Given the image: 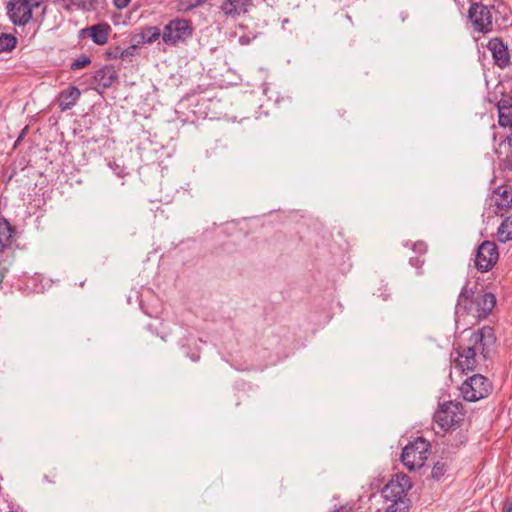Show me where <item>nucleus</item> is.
Listing matches in <instances>:
<instances>
[{"label":"nucleus","instance_id":"obj_10","mask_svg":"<svg viewBox=\"0 0 512 512\" xmlns=\"http://www.w3.org/2000/svg\"><path fill=\"white\" fill-rule=\"evenodd\" d=\"M499 258V252L496 244L492 241H483L477 248L475 254V267L480 272L490 271Z\"/></svg>","mask_w":512,"mask_h":512},{"label":"nucleus","instance_id":"obj_21","mask_svg":"<svg viewBox=\"0 0 512 512\" xmlns=\"http://www.w3.org/2000/svg\"><path fill=\"white\" fill-rule=\"evenodd\" d=\"M160 36H162V32L156 26H148L141 30L139 33V37L143 44H150L155 42Z\"/></svg>","mask_w":512,"mask_h":512},{"label":"nucleus","instance_id":"obj_23","mask_svg":"<svg viewBox=\"0 0 512 512\" xmlns=\"http://www.w3.org/2000/svg\"><path fill=\"white\" fill-rule=\"evenodd\" d=\"M389 482H394V484H398L401 488H403L406 492H408L412 488V481L409 476L406 474H396Z\"/></svg>","mask_w":512,"mask_h":512},{"label":"nucleus","instance_id":"obj_28","mask_svg":"<svg viewBox=\"0 0 512 512\" xmlns=\"http://www.w3.org/2000/svg\"><path fill=\"white\" fill-rule=\"evenodd\" d=\"M137 50V46L136 45H131L129 47H127L126 49H121L120 51V59H123V60H131V58L134 56L135 52Z\"/></svg>","mask_w":512,"mask_h":512},{"label":"nucleus","instance_id":"obj_7","mask_svg":"<svg viewBox=\"0 0 512 512\" xmlns=\"http://www.w3.org/2000/svg\"><path fill=\"white\" fill-rule=\"evenodd\" d=\"M491 390V382L481 374L471 376L460 386L463 399L469 402H476L487 397Z\"/></svg>","mask_w":512,"mask_h":512},{"label":"nucleus","instance_id":"obj_4","mask_svg":"<svg viewBox=\"0 0 512 512\" xmlns=\"http://www.w3.org/2000/svg\"><path fill=\"white\" fill-rule=\"evenodd\" d=\"M429 451V441L423 437H418L403 448L401 462L409 471H415L424 466Z\"/></svg>","mask_w":512,"mask_h":512},{"label":"nucleus","instance_id":"obj_15","mask_svg":"<svg viewBox=\"0 0 512 512\" xmlns=\"http://www.w3.org/2000/svg\"><path fill=\"white\" fill-rule=\"evenodd\" d=\"M251 0H223L221 3L222 12L232 18H236L248 12Z\"/></svg>","mask_w":512,"mask_h":512},{"label":"nucleus","instance_id":"obj_1","mask_svg":"<svg viewBox=\"0 0 512 512\" xmlns=\"http://www.w3.org/2000/svg\"><path fill=\"white\" fill-rule=\"evenodd\" d=\"M496 344L494 329L484 326L474 331L466 342L455 348V367L462 372L476 370L490 357Z\"/></svg>","mask_w":512,"mask_h":512},{"label":"nucleus","instance_id":"obj_37","mask_svg":"<svg viewBox=\"0 0 512 512\" xmlns=\"http://www.w3.org/2000/svg\"><path fill=\"white\" fill-rule=\"evenodd\" d=\"M191 359H192L193 361H198V360H199V355H193V356L191 357Z\"/></svg>","mask_w":512,"mask_h":512},{"label":"nucleus","instance_id":"obj_36","mask_svg":"<svg viewBox=\"0 0 512 512\" xmlns=\"http://www.w3.org/2000/svg\"><path fill=\"white\" fill-rule=\"evenodd\" d=\"M62 2V7L66 10L72 11L77 9L73 4L70 3V0H62Z\"/></svg>","mask_w":512,"mask_h":512},{"label":"nucleus","instance_id":"obj_6","mask_svg":"<svg viewBox=\"0 0 512 512\" xmlns=\"http://www.w3.org/2000/svg\"><path fill=\"white\" fill-rule=\"evenodd\" d=\"M14 229L4 218H0V284L3 282L13 262L11 249Z\"/></svg>","mask_w":512,"mask_h":512},{"label":"nucleus","instance_id":"obj_18","mask_svg":"<svg viewBox=\"0 0 512 512\" xmlns=\"http://www.w3.org/2000/svg\"><path fill=\"white\" fill-rule=\"evenodd\" d=\"M92 41L97 45H104L109 37L111 27L107 23H99L88 28Z\"/></svg>","mask_w":512,"mask_h":512},{"label":"nucleus","instance_id":"obj_16","mask_svg":"<svg viewBox=\"0 0 512 512\" xmlns=\"http://www.w3.org/2000/svg\"><path fill=\"white\" fill-rule=\"evenodd\" d=\"M492 199L499 211H507L512 208V189L500 185L494 189Z\"/></svg>","mask_w":512,"mask_h":512},{"label":"nucleus","instance_id":"obj_24","mask_svg":"<svg viewBox=\"0 0 512 512\" xmlns=\"http://www.w3.org/2000/svg\"><path fill=\"white\" fill-rule=\"evenodd\" d=\"M91 63V59L86 54H81L78 58H76L71 64L70 69L73 71L80 70Z\"/></svg>","mask_w":512,"mask_h":512},{"label":"nucleus","instance_id":"obj_11","mask_svg":"<svg viewBox=\"0 0 512 512\" xmlns=\"http://www.w3.org/2000/svg\"><path fill=\"white\" fill-rule=\"evenodd\" d=\"M498 124L508 128L509 132L504 137L508 145L512 147V96L504 95L497 103Z\"/></svg>","mask_w":512,"mask_h":512},{"label":"nucleus","instance_id":"obj_25","mask_svg":"<svg viewBox=\"0 0 512 512\" xmlns=\"http://www.w3.org/2000/svg\"><path fill=\"white\" fill-rule=\"evenodd\" d=\"M447 471V465L444 462H436L431 471V477L438 481L440 480Z\"/></svg>","mask_w":512,"mask_h":512},{"label":"nucleus","instance_id":"obj_31","mask_svg":"<svg viewBox=\"0 0 512 512\" xmlns=\"http://www.w3.org/2000/svg\"><path fill=\"white\" fill-rule=\"evenodd\" d=\"M120 51H121V49L119 47H115L113 49H109L106 52V54L109 59H119L121 56Z\"/></svg>","mask_w":512,"mask_h":512},{"label":"nucleus","instance_id":"obj_14","mask_svg":"<svg viewBox=\"0 0 512 512\" xmlns=\"http://www.w3.org/2000/svg\"><path fill=\"white\" fill-rule=\"evenodd\" d=\"M494 152L499 160V169L502 172H512V147L505 138L495 147Z\"/></svg>","mask_w":512,"mask_h":512},{"label":"nucleus","instance_id":"obj_27","mask_svg":"<svg viewBox=\"0 0 512 512\" xmlns=\"http://www.w3.org/2000/svg\"><path fill=\"white\" fill-rule=\"evenodd\" d=\"M405 247H409L416 255H425L427 252V244L423 241H417L409 244L406 242Z\"/></svg>","mask_w":512,"mask_h":512},{"label":"nucleus","instance_id":"obj_26","mask_svg":"<svg viewBox=\"0 0 512 512\" xmlns=\"http://www.w3.org/2000/svg\"><path fill=\"white\" fill-rule=\"evenodd\" d=\"M70 3L77 9L92 10L95 9V5L98 3V0H70Z\"/></svg>","mask_w":512,"mask_h":512},{"label":"nucleus","instance_id":"obj_17","mask_svg":"<svg viewBox=\"0 0 512 512\" xmlns=\"http://www.w3.org/2000/svg\"><path fill=\"white\" fill-rule=\"evenodd\" d=\"M80 95L81 92L79 88L73 85L61 91L58 96V106L60 110L66 111L71 109L78 101Z\"/></svg>","mask_w":512,"mask_h":512},{"label":"nucleus","instance_id":"obj_35","mask_svg":"<svg viewBox=\"0 0 512 512\" xmlns=\"http://www.w3.org/2000/svg\"><path fill=\"white\" fill-rule=\"evenodd\" d=\"M207 0H190L188 8H195L204 4Z\"/></svg>","mask_w":512,"mask_h":512},{"label":"nucleus","instance_id":"obj_30","mask_svg":"<svg viewBox=\"0 0 512 512\" xmlns=\"http://www.w3.org/2000/svg\"><path fill=\"white\" fill-rule=\"evenodd\" d=\"M423 256L424 255H416L414 257H410L409 262L411 266L415 267L416 269H420L424 264Z\"/></svg>","mask_w":512,"mask_h":512},{"label":"nucleus","instance_id":"obj_12","mask_svg":"<svg viewBox=\"0 0 512 512\" xmlns=\"http://www.w3.org/2000/svg\"><path fill=\"white\" fill-rule=\"evenodd\" d=\"M383 494L392 504L384 512H403L407 492L394 482H388L383 489Z\"/></svg>","mask_w":512,"mask_h":512},{"label":"nucleus","instance_id":"obj_9","mask_svg":"<svg viewBox=\"0 0 512 512\" xmlns=\"http://www.w3.org/2000/svg\"><path fill=\"white\" fill-rule=\"evenodd\" d=\"M192 35V27L187 20L175 19L170 21L163 29L162 40L167 45H176L184 42Z\"/></svg>","mask_w":512,"mask_h":512},{"label":"nucleus","instance_id":"obj_32","mask_svg":"<svg viewBox=\"0 0 512 512\" xmlns=\"http://www.w3.org/2000/svg\"><path fill=\"white\" fill-rule=\"evenodd\" d=\"M131 0H113V4L117 9H124L130 4Z\"/></svg>","mask_w":512,"mask_h":512},{"label":"nucleus","instance_id":"obj_2","mask_svg":"<svg viewBox=\"0 0 512 512\" xmlns=\"http://www.w3.org/2000/svg\"><path fill=\"white\" fill-rule=\"evenodd\" d=\"M496 304L495 295L477 291L476 287L464 285L457 299L455 315L457 319L471 316L474 321H480L491 313Z\"/></svg>","mask_w":512,"mask_h":512},{"label":"nucleus","instance_id":"obj_8","mask_svg":"<svg viewBox=\"0 0 512 512\" xmlns=\"http://www.w3.org/2000/svg\"><path fill=\"white\" fill-rule=\"evenodd\" d=\"M42 0H10L7 13L14 25L25 26L32 19V11L41 5Z\"/></svg>","mask_w":512,"mask_h":512},{"label":"nucleus","instance_id":"obj_22","mask_svg":"<svg viewBox=\"0 0 512 512\" xmlns=\"http://www.w3.org/2000/svg\"><path fill=\"white\" fill-rule=\"evenodd\" d=\"M16 38L11 34H0V53L9 52L15 48Z\"/></svg>","mask_w":512,"mask_h":512},{"label":"nucleus","instance_id":"obj_13","mask_svg":"<svg viewBox=\"0 0 512 512\" xmlns=\"http://www.w3.org/2000/svg\"><path fill=\"white\" fill-rule=\"evenodd\" d=\"M488 50L492 54L494 64L501 69L507 68L510 65V54L508 46L504 44L500 38H492L487 44Z\"/></svg>","mask_w":512,"mask_h":512},{"label":"nucleus","instance_id":"obj_20","mask_svg":"<svg viewBox=\"0 0 512 512\" xmlns=\"http://www.w3.org/2000/svg\"><path fill=\"white\" fill-rule=\"evenodd\" d=\"M497 239L501 243L512 240V215L506 217L497 229Z\"/></svg>","mask_w":512,"mask_h":512},{"label":"nucleus","instance_id":"obj_29","mask_svg":"<svg viewBox=\"0 0 512 512\" xmlns=\"http://www.w3.org/2000/svg\"><path fill=\"white\" fill-rule=\"evenodd\" d=\"M109 166L118 177H124L128 174L127 169L116 162H110Z\"/></svg>","mask_w":512,"mask_h":512},{"label":"nucleus","instance_id":"obj_33","mask_svg":"<svg viewBox=\"0 0 512 512\" xmlns=\"http://www.w3.org/2000/svg\"><path fill=\"white\" fill-rule=\"evenodd\" d=\"M255 37H250L249 35H242L239 37L238 39V42L240 45H248L251 43V41L254 39Z\"/></svg>","mask_w":512,"mask_h":512},{"label":"nucleus","instance_id":"obj_34","mask_svg":"<svg viewBox=\"0 0 512 512\" xmlns=\"http://www.w3.org/2000/svg\"><path fill=\"white\" fill-rule=\"evenodd\" d=\"M502 512H512V498L505 501Z\"/></svg>","mask_w":512,"mask_h":512},{"label":"nucleus","instance_id":"obj_3","mask_svg":"<svg viewBox=\"0 0 512 512\" xmlns=\"http://www.w3.org/2000/svg\"><path fill=\"white\" fill-rule=\"evenodd\" d=\"M468 17L478 33L487 34L494 30L493 11H498L501 3L498 0H469Z\"/></svg>","mask_w":512,"mask_h":512},{"label":"nucleus","instance_id":"obj_5","mask_svg":"<svg viewBox=\"0 0 512 512\" xmlns=\"http://www.w3.org/2000/svg\"><path fill=\"white\" fill-rule=\"evenodd\" d=\"M463 418V406L460 402L455 401H446L439 404L433 417L434 421L444 431H448L459 426L463 421Z\"/></svg>","mask_w":512,"mask_h":512},{"label":"nucleus","instance_id":"obj_19","mask_svg":"<svg viewBox=\"0 0 512 512\" xmlns=\"http://www.w3.org/2000/svg\"><path fill=\"white\" fill-rule=\"evenodd\" d=\"M95 78L103 88H109L117 80L118 75L112 68L104 67L97 71Z\"/></svg>","mask_w":512,"mask_h":512}]
</instances>
